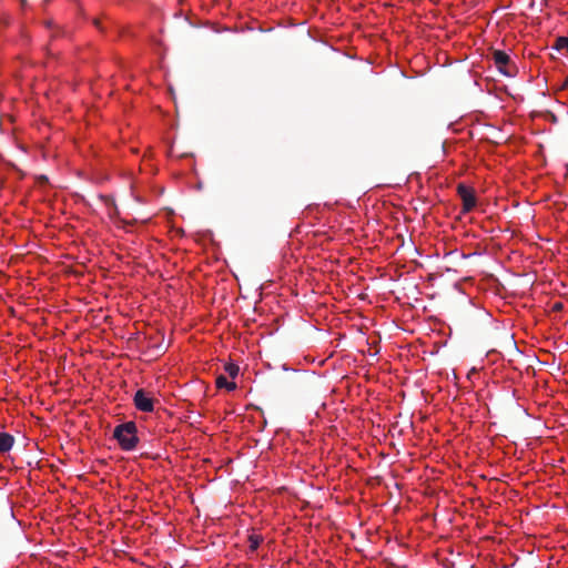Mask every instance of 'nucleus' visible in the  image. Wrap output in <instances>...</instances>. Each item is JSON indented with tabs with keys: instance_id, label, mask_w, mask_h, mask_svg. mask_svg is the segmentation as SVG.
<instances>
[{
	"instance_id": "obj_1",
	"label": "nucleus",
	"mask_w": 568,
	"mask_h": 568,
	"mask_svg": "<svg viewBox=\"0 0 568 568\" xmlns=\"http://www.w3.org/2000/svg\"><path fill=\"white\" fill-rule=\"evenodd\" d=\"M113 438L124 452L134 450L139 443L138 426L135 422L129 420L114 427Z\"/></svg>"
},
{
	"instance_id": "obj_2",
	"label": "nucleus",
	"mask_w": 568,
	"mask_h": 568,
	"mask_svg": "<svg viewBox=\"0 0 568 568\" xmlns=\"http://www.w3.org/2000/svg\"><path fill=\"white\" fill-rule=\"evenodd\" d=\"M491 60L499 73L507 78H515L518 74V67L510 55L503 50H493Z\"/></svg>"
},
{
	"instance_id": "obj_3",
	"label": "nucleus",
	"mask_w": 568,
	"mask_h": 568,
	"mask_svg": "<svg viewBox=\"0 0 568 568\" xmlns=\"http://www.w3.org/2000/svg\"><path fill=\"white\" fill-rule=\"evenodd\" d=\"M457 194L462 200V213L468 214L477 206L476 192L471 186L464 183L457 185Z\"/></svg>"
},
{
	"instance_id": "obj_4",
	"label": "nucleus",
	"mask_w": 568,
	"mask_h": 568,
	"mask_svg": "<svg viewBox=\"0 0 568 568\" xmlns=\"http://www.w3.org/2000/svg\"><path fill=\"white\" fill-rule=\"evenodd\" d=\"M133 404L138 410L143 413H152L154 410V398L143 388L135 392Z\"/></svg>"
},
{
	"instance_id": "obj_5",
	"label": "nucleus",
	"mask_w": 568,
	"mask_h": 568,
	"mask_svg": "<svg viewBox=\"0 0 568 568\" xmlns=\"http://www.w3.org/2000/svg\"><path fill=\"white\" fill-rule=\"evenodd\" d=\"M14 443V438L8 433H0V453H8Z\"/></svg>"
},
{
	"instance_id": "obj_6",
	"label": "nucleus",
	"mask_w": 568,
	"mask_h": 568,
	"mask_svg": "<svg viewBox=\"0 0 568 568\" xmlns=\"http://www.w3.org/2000/svg\"><path fill=\"white\" fill-rule=\"evenodd\" d=\"M215 384L217 388H225L229 392H233L237 387L235 382L227 381V378L224 375L217 376Z\"/></svg>"
},
{
	"instance_id": "obj_7",
	"label": "nucleus",
	"mask_w": 568,
	"mask_h": 568,
	"mask_svg": "<svg viewBox=\"0 0 568 568\" xmlns=\"http://www.w3.org/2000/svg\"><path fill=\"white\" fill-rule=\"evenodd\" d=\"M262 541H263L262 536L256 535V534H251L248 536V549H250V551H252V552L256 551Z\"/></svg>"
},
{
	"instance_id": "obj_8",
	"label": "nucleus",
	"mask_w": 568,
	"mask_h": 568,
	"mask_svg": "<svg viewBox=\"0 0 568 568\" xmlns=\"http://www.w3.org/2000/svg\"><path fill=\"white\" fill-rule=\"evenodd\" d=\"M224 371L231 378L234 379L237 377L240 373V367L235 363L230 362L225 364Z\"/></svg>"
},
{
	"instance_id": "obj_9",
	"label": "nucleus",
	"mask_w": 568,
	"mask_h": 568,
	"mask_svg": "<svg viewBox=\"0 0 568 568\" xmlns=\"http://www.w3.org/2000/svg\"><path fill=\"white\" fill-rule=\"evenodd\" d=\"M555 48L558 50V51H562V50H566L568 52V38L566 37H559L557 40H556V45Z\"/></svg>"
},
{
	"instance_id": "obj_10",
	"label": "nucleus",
	"mask_w": 568,
	"mask_h": 568,
	"mask_svg": "<svg viewBox=\"0 0 568 568\" xmlns=\"http://www.w3.org/2000/svg\"><path fill=\"white\" fill-rule=\"evenodd\" d=\"M561 307H562L561 303H557L554 306L555 310H561Z\"/></svg>"
},
{
	"instance_id": "obj_11",
	"label": "nucleus",
	"mask_w": 568,
	"mask_h": 568,
	"mask_svg": "<svg viewBox=\"0 0 568 568\" xmlns=\"http://www.w3.org/2000/svg\"><path fill=\"white\" fill-rule=\"evenodd\" d=\"M567 83H568V79H567Z\"/></svg>"
}]
</instances>
